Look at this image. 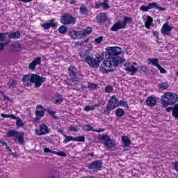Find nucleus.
<instances>
[{
    "mask_svg": "<svg viewBox=\"0 0 178 178\" xmlns=\"http://www.w3.org/2000/svg\"><path fill=\"white\" fill-rule=\"evenodd\" d=\"M37 109L35 111V116L36 118H42L44 115H45V111H47L42 105H38Z\"/></svg>",
    "mask_w": 178,
    "mask_h": 178,
    "instance_id": "obj_16",
    "label": "nucleus"
},
{
    "mask_svg": "<svg viewBox=\"0 0 178 178\" xmlns=\"http://www.w3.org/2000/svg\"><path fill=\"white\" fill-rule=\"evenodd\" d=\"M104 40V37L103 36H99V38H97L95 39V42L97 44H101V42H102V40Z\"/></svg>",
    "mask_w": 178,
    "mask_h": 178,
    "instance_id": "obj_56",
    "label": "nucleus"
},
{
    "mask_svg": "<svg viewBox=\"0 0 178 178\" xmlns=\"http://www.w3.org/2000/svg\"><path fill=\"white\" fill-rule=\"evenodd\" d=\"M88 88H89V90H95V88H97V84L94 83H88Z\"/></svg>",
    "mask_w": 178,
    "mask_h": 178,
    "instance_id": "obj_46",
    "label": "nucleus"
},
{
    "mask_svg": "<svg viewBox=\"0 0 178 178\" xmlns=\"http://www.w3.org/2000/svg\"><path fill=\"white\" fill-rule=\"evenodd\" d=\"M9 35V33L6 32V33H0V41L1 42H3V41H5V40H7L8 36Z\"/></svg>",
    "mask_w": 178,
    "mask_h": 178,
    "instance_id": "obj_34",
    "label": "nucleus"
},
{
    "mask_svg": "<svg viewBox=\"0 0 178 178\" xmlns=\"http://www.w3.org/2000/svg\"><path fill=\"white\" fill-rule=\"evenodd\" d=\"M105 102H106L104 99H101V100H99L98 102L95 104V106H96V108H98L99 106H100L102 105H104Z\"/></svg>",
    "mask_w": 178,
    "mask_h": 178,
    "instance_id": "obj_53",
    "label": "nucleus"
},
{
    "mask_svg": "<svg viewBox=\"0 0 178 178\" xmlns=\"http://www.w3.org/2000/svg\"><path fill=\"white\" fill-rule=\"evenodd\" d=\"M140 10H141L142 12H148V10H149V8L148 6L143 5L140 7Z\"/></svg>",
    "mask_w": 178,
    "mask_h": 178,
    "instance_id": "obj_49",
    "label": "nucleus"
},
{
    "mask_svg": "<svg viewBox=\"0 0 178 178\" xmlns=\"http://www.w3.org/2000/svg\"><path fill=\"white\" fill-rule=\"evenodd\" d=\"M159 68V70H160L161 73H166V70L165 68L162 67V66L157 67Z\"/></svg>",
    "mask_w": 178,
    "mask_h": 178,
    "instance_id": "obj_59",
    "label": "nucleus"
},
{
    "mask_svg": "<svg viewBox=\"0 0 178 178\" xmlns=\"http://www.w3.org/2000/svg\"><path fill=\"white\" fill-rule=\"evenodd\" d=\"M86 130L88 131H95V129H93L92 127L90 124L86 125Z\"/></svg>",
    "mask_w": 178,
    "mask_h": 178,
    "instance_id": "obj_58",
    "label": "nucleus"
},
{
    "mask_svg": "<svg viewBox=\"0 0 178 178\" xmlns=\"http://www.w3.org/2000/svg\"><path fill=\"white\" fill-rule=\"evenodd\" d=\"M41 65V57L35 58L29 65L30 70H35V66Z\"/></svg>",
    "mask_w": 178,
    "mask_h": 178,
    "instance_id": "obj_15",
    "label": "nucleus"
},
{
    "mask_svg": "<svg viewBox=\"0 0 178 178\" xmlns=\"http://www.w3.org/2000/svg\"><path fill=\"white\" fill-rule=\"evenodd\" d=\"M76 81H77V80H74L73 78H72V79L69 80L68 86H70L71 88H74Z\"/></svg>",
    "mask_w": 178,
    "mask_h": 178,
    "instance_id": "obj_44",
    "label": "nucleus"
},
{
    "mask_svg": "<svg viewBox=\"0 0 178 178\" xmlns=\"http://www.w3.org/2000/svg\"><path fill=\"white\" fill-rule=\"evenodd\" d=\"M58 31L60 34H65V33L67 31V27H66V26L63 25L59 28Z\"/></svg>",
    "mask_w": 178,
    "mask_h": 178,
    "instance_id": "obj_43",
    "label": "nucleus"
},
{
    "mask_svg": "<svg viewBox=\"0 0 178 178\" xmlns=\"http://www.w3.org/2000/svg\"><path fill=\"white\" fill-rule=\"evenodd\" d=\"M19 37H20L19 31L11 33L8 35V38H19Z\"/></svg>",
    "mask_w": 178,
    "mask_h": 178,
    "instance_id": "obj_31",
    "label": "nucleus"
},
{
    "mask_svg": "<svg viewBox=\"0 0 178 178\" xmlns=\"http://www.w3.org/2000/svg\"><path fill=\"white\" fill-rule=\"evenodd\" d=\"M122 141L124 144V147H130V144H131V140L126 136L122 137Z\"/></svg>",
    "mask_w": 178,
    "mask_h": 178,
    "instance_id": "obj_24",
    "label": "nucleus"
},
{
    "mask_svg": "<svg viewBox=\"0 0 178 178\" xmlns=\"http://www.w3.org/2000/svg\"><path fill=\"white\" fill-rule=\"evenodd\" d=\"M79 12L81 15H86V13H88V8L85 5H82L79 8Z\"/></svg>",
    "mask_w": 178,
    "mask_h": 178,
    "instance_id": "obj_30",
    "label": "nucleus"
},
{
    "mask_svg": "<svg viewBox=\"0 0 178 178\" xmlns=\"http://www.w3.org/2000/svg\"><path fill=\"white\" fill-rule=\"evenodd\" d=\"M172 116H174L175 119H178V104H175L172 110Z\"/></svg>",
    "mask_w": 178,
    "mask_h": 178,
    "instance_id": "obj_33",
    "label": "nucleus"
},
{
    "mask_svg": "<svg viewBox=\"0 0 178 178\" xmlns=\"http://www.w3.org/2000/svg\"><path fill=\"white\" fill-rule=\"evenodd\" d=\"M14 120H16L17 129H20V127H24V126H26V122H23L22 118L16 117Z\"/></svg>",
    "mask_w": 178,
    "mask_h": 178,
    "instance_id": "obj_23",
    "label": "nucleus"
},
{
    "mask_svg": "<svg viewBox=\"0 0 178 178\" xmlns=\"http://www.w3.org/2000/svg\"><path fill=\"white\" fill-rule=\"evenodd\" d=\"M152 22H154L152 17H151V16H147V20L145 22V26L146 29H149V27L152 26Z\"/></svg>",
    "mask_w": 178,
    "mask_h": 178,
    "instance_id": "obj_26",
    "label": "nucleus"
},
{
    "mask_svg": "<svg viewBox=\"0 0 178 178\" xmlns=\"http://www.w3.org/2000/svg\"><path fill=\"white\" fill-rule=\"evenodd\" d=\"M58 133H60V134H63V136H64V137H65V139L63 140V143L65 144H66V143H67V135H65V134H63V129H58Z\"/></svg>",
    "mask_w": 178,
    "mask_h": 178,
    "instance_id": "obj_48",
    "label": "nucleus"
},
{
    "mask_svg": "<svg viewBox=\"0 0 178 178\" xmlns=\"http://www.w3.org/2000/svg\"><path fill=\"white\" fill-rule=\"evenodd\" d=\"M124 106L125 108H129V104L126 100H120L118 102V106Z\"/></svg>",
    "mask_w": 178,
    "mask_h": 178,
    "instance_id": "obj_40",
    "label": "nucleus"
},
{
    "mask_svg": "<svg viewBox=\"0 0 178 178\" xmlns=\"http://www.w3.org/2000/svg\"><path fill=\"white\" fill-rule=\"evenodd\" d=\"M108 2H109V0H104V2H102V6L103 7V9L106 10V9L111 8V6L108 4Z\"/></svg>",
    "mask_w": 178,
    "mask_h": 178,
    "instance_id": "obj_39",
    "label": "nucleus"
},
{
    "mask_svg": "<svg viewBox=\"0 0 178 178\" xmlns=\"http://www.w3.org/2000/svg\"><path fill=\"white\" fill-rule=\"evenodd\" d=\"M24 131H16L15 129L10 130L6 133V137H15L14 141H17L20 145L24 144Z\"/></svg>",
    "mask_w": 178,
    "mask_h": 178,
    "instance_id": "obj_5",
    "label": "nucleus"
},
{
    "mask_svg": "<svg viewBox=\"0 0 178 178\" xmlns=\"http://www.w3.org/2000/svg\"><path fill=\"white\" fill-rule=\"evenodd\" d=\"M174 27L169 26V23L166 22L164 24L161 29V34L163 35H168V37L172 35V30H173Z\"/></svg>",
    "mask_w": 178,
    "mask_h": 178,
    "instance_id": "obj_12",
    "label": "nucleus"
},
{
    "mask_svg": "<svg viewBox=\"0 0 178 178\" xmlns=\"http://www.w3.org/2000/svg\"><path fill=\"white\" fill-rule=\"evenodd\" d=\"M81 57L82 59H85V62L89 65L90 67L97 68L99 67V63L97 60V58L92 56H88L87 54L82 52L81 53Z\"/></svg>",
    "mask_w": 178,
    "mask_h": 178,
    "instance_id": "obj_7",
    "label": "nucleus"
},
{
    "mask_svg": "<svg viewBox=\"0 0 178 178\" xmlns=\"http://www.w3.org/2000/svg\"><path fill=\"white\" fill-rule=\"evenodd\" d=\"M69 129L71 131H77V128L76 127L70 126Z\"/></svg>",
    "mask_w": 178,
    "mask_h": 178,
    "instance_id": "obj_63",
    "label": "nucleus"
},
{
    "mask_svg": "<svg viewBox=\"0 0 178 178\" xmlns=\"http://www.w3.org/2000/svg\"><path fill=\"white\" fill-rule=\"evenodd\" d=\"M60 22L63 24H67V13H64L62 15Z\"/></svg>",
    "mask_w": 178,
    "mask_h": 178,
    "instance_id": "obj_29",
    "label": "nucleus"
},
{
    "mask_svg": "<svg viewBox=\"0 0 178 178\" xmlns=\"http://www.w3.org/2000/svg\"><path fill=\"white\" fill-rule=\"evenodd\" d=\"M67 141H76V137L67 136Z\"/></svg>",
    "mask_w": 178,
    "mask_h": 178,
    "instance_id": "obj_61",
    "label": "nucleus"
},
{
    "mask_svg": "<svg viewBox=\"0 0 178 178\" xmlns=\"http://www.w3.org/2000/svg\"><path fill=\"white\" fill-rule=\"evenodd\" d=\"M115 115L118 118H122L124 115V111L122 108H118L115 111Z\"/></svg>",
    "mask_w": 178,
    "mask_h": 178,
    "instance_id": "obj_35",
    "label": "nucleus"
},
{
    "mask_svg": "<svg viewBox=\"0 0 178 178\" xmlns=\"http://www.w3.org/2000/svg\"><path fill=\"white\" fill-rule=\"evenodd\" d=\"M148 8H149V9H152L154 8H158V4L156 2H153V3H149L148 5H147Z\"/></svg>",
    "mask_w": 178,
    "mask_h": 178,
    "instance_id": "obj_47",
    "label": "nucleus"
},
{
    "mask_svg": "<svg viewBox=\"0 0 178 178\" xmlns=\"http://www.w3.org/2000/svg\"><path fill=\"white\" fill-rule=\"evenodd\" d=\"M47 113L51 115V116H52L54 119H57V117L55 116V113H56L55 111L49 109V110H47Z\"/></svg>",
    "mask_w": 178,
    "mask_h": 178,
    "instance_id": "obj_57",
    "label": "nucleus"
},
{
    "mask_svg": "<svg viewBox=\"0 0 178 178\" xmlns=\"http://www.w3.org/2000/svg\"><path fill=\"white\" fill-rule=\"evenodd\" d=\"M77 22V18L76 17H73L71 14H67V24H71V26H73L76 24V22Z\"/></svg>",
    "mask_w": 178,
    "mask_h": 178,
    "instance_id": "obj_22",
    "label": "nucleus"
},
{
    "mask_svg": "<svg viewBox=\"0 0 178 178\" xmlns=\"http://www.w3.org/2000/svg\"><path fill=\"white\" fill-rule=\"evenodd\" d=\"M119 66L116 62L111 60V58H106L104 61L100 65V72L102 73H109V72H114L116 67Z\"/></svg>",
    "mask_w": 178,
    "mask_h": 178,
    "instance_id": "obj_3",
    "label": "nucleus"
},
{
    "mask_svg": "<svg viewBox=\"0 0 178 178\" xmlns=\"http://www.w3.org/2000/svg\"><path fill=\"white\" fill-rule=\"evenodd\" d=\"M49 178H60L59 172L56 170H52L50 174Z\"/></svg>",
    "mask_w": 178,
    "mask_h": 178,
    "instance_id": "obj_36",
    "label": "nucleus"
},
{
    "mask_svg": "<svg viewBox=\"0 0 178 178\" xmlns=\"http://www.w3.org/2000/svg\"><path fill=\"white\" fill-rule=\"evenodd\" d=\"M75 141H79L81 143H84L86 141V137L84 136H79L78 137H75Z\"/></svg>",
    "mask_w": 178,
    "mask_h": 178,
    "instance_id": "obj_45",
    "label": "nucleus"
},
{
    "mask_svg": "<svg viewBox=\"0 0 178 178\" xmlns=\"http://www.w3.org/2000/svg\"><path fill=\"white\" fill-rule=\"evenodd\" d=\"M68 72L72 79H76L79 76V70L74 66L72 65L68 68Z\"/></svg>",
    "mask_w": 178,
    "mask_h": 178,
    "instance_id": "obj_14",
    "label": "nucleus"
},
{
    "mask_svg": "<svg viewBox=\"0 0 178 178\" xmlns=\"http://www.w3.org/2000/svg\"><path fill=\"white\" fill-rule=\"evenodd\" d=\"M106 19H107L106 14L104 13H101L96 17V20L98 22V23H104L106 22Z\"/></svg>",
    "mask_w": 178,
    "mask_h": 178,
    "instance_id": "obj_21",
    "label": "nucleus"
},
{
    "mask_svg": "<svg viewBox=\"0 0 178 178\" xmlns=\"http://www.w3.org/2000/svg\"><path fill=\"white\" fill-rule=\"evenodd\" d=\"M146 105H147V106H155L156 105V98L149 97L146 99Z\"/></svg>",
    "mask_w": 178,
    "mask_h": 178,
    "instance_id": "obj_19",
    "label": "nucleus"
},
{
    "mask_svg": "<svg viewBox=\"0 0 178 178\" xmlns=\"http://www.w3.org/2000/svg\"><path fill=\"white\" fill-rule=\"evenodd\" d=\"M8 86H9V88H13V87H16V86H17V81L15 80H10L8 83Z\"/></svg>",
    "mask_w": 178,
    "mask_h": 178,
    "instance_id": "obj_38",
    "label": "nucleus"
},
{
    "mask_svg": "<svg viewBox=\"0 0 178 178\" xmlns=\"http://www.w3.org/2000/svg\"><path fill=\"white\" fill-rule=\"evenodd\" d=\"M149 62L152 63L154 66L159 67L161 65H159V61L158 60V58H148Z\"/></svg>",
    "mask_w": 178,
    "mask_h": 178,
    "instance_id": "obj_28",
    "label": "nucleus"
},
{
    "mask_svg": "<svg viewBox=\"0 0 178 178\" xmlns=\"http://www.w3.org/2000/svg\"><path fill=\"white\" fill-rule=\"evenodd\" d=\"M141 71L143 72V73H147V66L143 65L140 68Z\"/></svg>",
    "mask_w": 178,
    "mask_h": 178,
    "instance_id": "obj_62",
    "label": "nucleus"
},
{
    "mask_svg": "<svg viewBox=\"0 0 178 178\" xmlns=\"http://www.w3.org/2000/svg\"><path fill=\"white\" fill-rule=\"evenodd\" d=\"M31 83H35V88H38L41 87L43 83L47 81V78L41 77L37 74H31Z\"/></svg>",
    "mask_w": 178,
    "mask_h": 178,
    "instance_id": "obj_8",
    "label": "nucleus"
},
{
    "mask_svg": "<svg viewBox=\"0 0 178 178\" xmlns=\"http://www.w3.org/2000/svg\"><path fill=\"white\" fill-rule=\"evenodd\" d=\"M51 101L54 104H62L63 96L60 93H56L52 97Z\"/></svg>",
    "mask_w": 178,
    "mask_h": 178,
    "instance_id": "obj_17",
    "label": "nucleus"
},
{
    "mask_svg": "<svg viewBox=\"0 0 178 178\" xmlns=\"http://www.w3.org/2000/svg\"><path fill=\"white\" fill-rule=\"evenodd\" d=\"M83 88V84H81V82L79 81H77L75 82V85L73 88L74 90H76V91H79V90Z\"/></svg>",
    "mask_w": 178,
    "mask_h": 178,
    "instance_id": "obj_32",
    "label": "nucleus"
},
{
    "mask_svg": "<svg viewBox=\"0 0 178 178\" xmlns=\"http://www.w3.org/2000/svg\"><path fill=\"white\" fill-rule=\"evenodd\" d=\"M11 49L12 51H13V52H17V51H19V46L16 45V44H11Z\"/></svg>",
    "mask_w": 178,
    "mask_h": 178,
    "instance_id": "obj_55",
    "label": "nucleus"
},
{
    "mask_svg": "<svg viewBox=\"0 0 178 178\" xmlns=\"http://www.w3.org/2000/svg\"><path fill=\"white\" fill-rule=\"evenodd\" d=\"M106 58H108L118 65H122V63L126 62V58L120 56L122 54V49L119 47H106Z\"/></svg>",
    "mask_w": 178,
    "mask_h": 178,
    "instance_id": "obj_1",
    "label": "nucleus"
},
{
    "mask_svg": "<svg viewBox=\"0 0 178 178\" xmlns=\"http://www.w3.org/2000/svg\"><path fill=\"white\" fill-rule=\"evenodd\" d=\"M55 21V19H51L50 22H49V24H50V27H56L58 26V23L54 22Z\"/></svg>",
    "mask_w": 178,
    "mask_h": 178,
    "instance_id": "obj_54",
    "label": "nucleus"
},
{
    "mask_svg": "<svg viewBox=\"0 0 178 178\" xmlns=\"http://www.w3.org/2000/svg\"><path fill=\"white\" fill-rule=\"evenodd\" d=\"M172 168L178 172V161L172 163Z\"/></svg>",
    "mask_w": 178,
    "mask_h": 178,
    "instance_id": "obj_52",
    "label": "nucleus"
},
{
    "mask_svg": "<svg viewBox=\"0 0 178 178\" xmlns=\"http://www.w3.org/2000/svg\"><path fill=\"white\" fill-rule=\"evenodd\" d=\"M113 91V88L111 86H108L105 88V92L111 93Z\"/></svg>",
    "mask_w": 178,
    "mask_h": 178,
    "instance_id": "obj_51",
    "label": "nucleus"
},
{
    "mask_svg": "<svg viewBox=\"0 0 178 178\" xmlns=\"http://www.w3.org/2000/svg\"><path fill=\"white\" fill-rule=\"evenodd\" d=\"M99 139L104 141L106 148H112L115 145V141L112 140L108 135H102L99 137Z\"/></svg>",
    "mask_w": 178,
    "mask_h": 178,
    "instance_id": "obj_9",
    "label": "nucleus"
},
{
    "mask_svg": "<svg viewBox=\"0 0 178 178\" xmlns=\"http://www.w3.org/2000/svg\"><path fill=\"white\" fill-rule=\"evenodd\" d=\"M161 101L163 108H166L169 105H173L178 102V95L170 92H167L161 97Z\"/></svg>",
    "mask_w": 178,
    "mask_h": 178,
    "instance_id": "obj_2",
    "label": "nucleus"
},
{
    "mask_svg": "<svg viewBox=\"0 0 178 178\" xmlns=\"http://www.w3.org/2000/svg\"><path fill=\"white\" fill-rule=\"evenodd\" d=\"M49 133V129L45 123H42L39 125V129L35 130V134L36 136H45Z\"/></svg>",
    "mask_w": 178,
    "mask_h": 178,
    "instance_id": "obj_10",
    "label": "nucleus"
},
{
    "mask_svg": "<svg viewBox=\"0 0 178 178\" xmlns=\"http://www.w3.org/2000/svg\"><path fill=\"white\" fill-rule=\"evenodd\" d=\"M88 169L93 170L94 172H98V170H102V161L96 160L88 165Z\"/></svg>",
    "mask_w": 178,
    "mask_h": 178,
    "instance_id": "obj_11",
    "label": "nucleus"
},
{
    "mask_svg": "<svg viewBox=\"0 0 178 178\" xmlns=\"http://www.w3.org/2000/svg\"><path fill=\"white\" fill-rule=\"evenodd\" d=\"M124 22L118 20L114 25L111 27V31H118L122 29H126L127 24L133 22V17L124 16Z\"/></svg>",
    "mask_w": 178,
    "mask_h": 178,
    "instance_id": "obj_6",
    "label": "nucleus"
},
{
    "mask_svg": "<svg viewBox=\"0 0 178 178\" xmlns=\"http://www.w3.org/2000/svg\"><path fill=\"white\" fill-rule=\"evenodd\" d=\"M91 33H92V28L87 27V28L84 29L83 30V31H81L82 38L87 35H90V34H91Z\"/></svg>",
    "mask_w": 178,
    "mask_h": 178,
    "instance_id": "obj_25",
    "label": "nucleus"
},
{
    "mask_svg": "<svg viewBox=\"0 0 178 178\" xmlns=\"http://www.w3.org/2000/svg\"><path fill=\"white\" fill-rule=\"evenodd\" d=\"M158 88L161 91H163V90H168V88H169V85H168V83H166V82L159 83Z\"/></svg>",
    "mask_w": 178,
    "mask_h": 178,
    "instance_id": "obj_27",
    "label": "nucleus"
},
{
    "mask_svg": "<svg viewBox=\"0 0 178 178\" xmlns=\"http://www.w3.org/2000/svg\"><path fill=\"white\" fill-rule=\"evenodd\" d=\"M81 34V31H70V36L74 40L82 38Z\"/></svg>",
    "mask_w": 178,
    "mask_h": 178,
    "instance_id": "obj_18",
    "label": "nucleus"
},
{
    "mask_svg": "<svg viewBox=\"0 0 178 178\" xmlns=\"http://www.w3.org/2000/svg\"><path fill=\"white\" fill-rule=\"evenodd\" d=\"M119 106V100L116 98L115 95L110 97L108 102L106 106V109L103 111V115L108 116L111 115V112Z\"/></svg>",
    "mask_w": 178,
    "mask_h": 178,
    "instance_id": "obj_4",
    "label": "nucleus"
},
{
    "mask_svg": "<svg viewBox=\"0 0 178 178\" xmlns=\"http://www.w3.org/2000/svg\"><path fill=\"white\" fill-rule=\"evenodd\" d=\"M22 81L24 86H31V74L25 75L22 78Z\"/></svg>",
    "mask_w": 178,
    "mask_h": 178,
    "instance_id": "obj_20",
    "label": "nucleus"
},
{
    "mask_svg": "<svg viewBox=\"0 0 178 178\" xmlns=\"http://www.w3.org/2000/svg\"><path fill=\"white\" fill-rule=\"evenodd\" d=\"M59 156H67V154H66V153L63 152H58L57 153Z\"/></svg>",
    "mask_w": 178,
    "mask_h": 178,
    "instance_id": "obj_60",
    "label": "nucleus"
},
{
    "mask_svg": "<svg viewBox=\"0 0 178 178\" xmlns=\"http://www.w3.org/2000/svg\"><path fill=\"white\" fill-rule=\"evenodd\" d=\"M124 66H127L124 70H126V72H129L131 73V76H134V74H136V73H137L138 72V69H137L136 67H134V65H130V63H126L124 64Z\"/></svg>",
    "mask_w": 178,
    "mask_h": 178,
    "instance_id": "obj_13",
    "label": "nucleus"
},
{
    "mask_svg": "<svg viewBox=\"0 0 178 178\" xmlns=\"http://www.w3.org/2000/svg\"><path fill=\"white\" fill-rule=\"evenodd\" d=\"M95 108H97L95 104L92 105V106H86L84 108V111H86V112H88V111H94V109H95Z\"/></svg>",
    "mask_w": 178,
    "mask_h": 178,
    "instance_id": "obj_42",
    "label": "nucleus"
},
{
    "mask_svg": "<svg viewBox=\"0 0 178 178\" xmlns=\"http://www.w3.org/2000/svg\"><path fill=\"white\" fill-rule=\"evenodd\" d=\"M1 118H10L11 119H16V116L13 114L1 113Z\"/></svg>",
    "mask_w": 178,
    "mask_h": 178,
    "instance_id": "obj_41",
    "label": "nucleus"
},
{
    "mask_svg": "<svg viewBox=\"0 0 178 178\" xmlns=\"http://www.w3.org/2000/svg\"><path fill=\"white\" fill-rule=\"evenodd\" d=\"M42 27H43L44 30H49L51 29V24H49V22H46L42 24Z\"/></svg>",
    "mask_w": 178,
    "mask_h": 178,
    "instance_id": "obj_50",
    "label": "nucleus"
},
{
    "mask_svg": "<svg viewBox=\"0 0 178 178\" xmlns=\"http://www.w3.org/2000/svg\"><path fill=\"white\" fill-rule=\"evenodd\" d=\"M95 59L99 65V62H102V60H104V54L101 53L97 54L95 57Z\"/></svg>",
    "mask_w": 178,
    "mask_h": 178,
    "instance_id": "obj_37",
    "label": "nucleus"
},
{
    "mask_svg": "<svg viewBox=\"0 0 178 178\" xmlns=\"http://www.w3.org/2000/svg\"><path fill=\"white\" fill-rule=\"evenodd\" d=\"M101 6H102V2H100V3H98L95 4V8L96 9H99V8H101Z\"/></svg>",
    "mask_w": 178,
    "mask_h": 178,
    "instance_id": "obj_64",
    "label": "nucleus"
}]
</instances>
